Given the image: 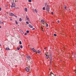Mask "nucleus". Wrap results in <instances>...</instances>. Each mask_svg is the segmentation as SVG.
Listing matches in <instances>:
<instances>
[{
	"instance_id": "1",
	"label": "nucleus",
	"mask_w": 76,
	"mask_h": 76,
	"mask_svg": "<svg viewBox=\"0 0 76 76\" xmlns=\"http://www.w3.org/2000/svg\"><path fill=\"white\" fill-rule=\"evenodd\" d=\"M49 58H50V63L51 64V60H52V55L50 54V55Z\"/></svg>"
},
{
	"instance_id": "2",
	"label": "nucleus",
	"mask_w": 76,
	"mask_h": 76,
	"mask_svg": "<svg viewBox=\"0 0 76 76\" xmlns=\"http://www.w3.org/2000/svg\"><path fill=\"white\" fill-rule=\"evenodd\" d=\"M46 9V10L48 11V12H49L50 10V8L49 7V5H47Z\"/></svg>"
},
{
	"instance_id": "3",
	"label": "nucleus",
	"mask_w": 76,
	"mask_h": 76,
	"mask_svg": "<svg viewBox=\"0 0 76 76\" xmlns=\"http://www.w3.org/2000/svg\"><path fill=\"white\" fill-rule=\"evenodd\" d=\"M26 72H30V71H31V70H30V69L28 68V67H26Z\"/></svg>"
},
{
	"instance_id": "4",
	"label": "nucleus",
	"mask_w": 76,
	"mask_h": 76,
	"mask_svg": "<svg viewBox=\"0 0 76 76\" xmlns=\"http://www.w3.org/2000/svg\"><path fill=\"white\" fill-rule=\"evenodd\" d=\"M41 22L42 23H43V25H44V24H45V22L44 20L43 19H42L41 20Z\"/></svg>"
},
{
	"instance_id": "5",
	"label": "nucleus",
	"mask_w": 76,
	"mask_h": 76,
	"mask_svg": "<svg viewBox=\"0 0 76 76\" xmlns=\"http://www.w3.org/2000/svg\"><path fill=\"white\" fill-rule=\"evenodd\" d=\"M15 7V3H12V6H11V8Z\"/></svg>"
},
{
	"instance_id": "6",
	"label": "nucleus",
	"mask_w": 76,
	"mask_h": 76,
	"mask_svg": "<svg viewBox=\"0 0 76 76\" xmlns=\"http://www.w3.org/2000/svg\"><path fill=\"white\" fill-rule=\"evenodd\" d=\"M26 20H27L28 21H30V20L29 19V17H28L27 15L26 16Z\"/></svg>"
},
{
	"instance_id": "7",
	"label": "nucleus",
	"mask_w": 76,
	"mask_h": 76,
	"mask_svg": "<svg viewBox=\"0 0 76 76\" xmlns=\"http://www.w3.org/2000/svg\"><path fill=\"white\" fill-rule=\"evenodd\" d=\"M45 58L46 59H48V58H49V55H47L46 54H45Z\"/></svg>"
},
{
	"instance_id": "8",
	"label": "nucleus",
	"mask_w": 76,
	"mask_h": 76,
	"mask_svg": "<svg viewBox=\"0 0 76 76\" xmlns=\"http://www.w3.org/2000/svg\"><path fill=\"white\" fill-rule=\"evenodd\" d=\"M26 57L27 58H28V60H30L31 58V57H30V56H29V55L27 56Z\"/></svg>"
},
{
	"instance_id": "9",
	"label": "nucleus",
	"mask_w": 76,
	"mask_h": 76,
	"mask_svg": "<svg viewBox=\"0 0 76 76\" xmlns=\"http://www.w3.org/2000/svg\"><path fill=\"white\" fill-rule=\"evenodd\" d=\"M28 26L30 28H34V27L32 26V25L30 24H29Z\"/></svg>"
},
{
	"instance_id": "10",
	"label": "nucleus",
	"mask_w": 76,
	"mask_h": 76,
	"mask_svg": "<svg viewBox=\"0 0 76 76\" xmlns=\"http://www.w3.org/2000/svg\"><path fill=\"white\" fill-rule=\"evenodd\" d=\"M37 53H39V54H40L41 53V51H39V50H38L37 51L36 53L37 54Z\"/></svg>"
},
{
	"instance_id": "11",
	"label": "nucleus",
	"mask_w": 76,
	"mask_h": 76,
	"mask_svg": "<svg viewBox=\"0 0 76 76\" xmlns=\"http://www.w3.org/2000/svg\"><path fill=\"white\" fill-rule=\"evenodd\" d=\"M14 14L12 13H10V16H13Z\"/></svg>"
},
{
	"instance_id": "12",
	"label": "nucleus",
	"mask_w": 76,
	"mask_h": 76,
	"mask_svg": "<svg viewBox=\"0 0 76 76\" xmlns=\"http://www.w3.org/2000/svg\"><path fill=\"white\" fill-rule=\"evenodd\" d=\"M6 50H10V48H6Z\"/></svg>"
},
{
	"instance_id": "13",
	"label": "nucleus",
	"mask_w": 76,
	"mask_h": 76,
	"mask_svg": "<svg viewBox=\"0 0 76 76\" xmlns=\"http://www.w3.org/2000/svg\"><path fill=\"white\" fill-rule=\"evenodd\" d=\"M64 7L65 9H66V8H67V6H66V5H64Z\"/></svg>"
},
{
	"instance_id": "14",
	"label": "nucleus",
	"mask_w": 76,
	"mask_h": 76,
	"mask_svg": "<svg viewBox=\"0 0 76 76\" xmlns=\"http://www.w3.org/2000/svg\"><path fill=\"white\" fill-rule=\"evenodd\" d=\"M24 10H25L26 12H27V8H24Z\"/></svg>"
},
{
	"instance_id": "15",
	"label": "nucleus",
	"mask_w": 76,
	"mask_h": 76,
	"mask_svg": "<svg viewBox=\"0 0 76 76\" xmlns=\"http://www.w3.org/2000/svg\"><path fill=\"white\" fill-rule=\"evenodd\" d=\"M50 75V76H52V75H53V72H50V74H49Z\"/></svg>"
},
{
	"instance_id": "16",
	"label": "nucleus",
	"mask_w": 76,
	"mask_h": 76,
	"mask_svg": "<svg viewBox=\"0 0 76 76\" xmlns=\"http://www.w3.org/2000/svg\"><path fill=\"white\" fill-rule=\"evenodd\" d=\"M0 23H1V24H3V25L4 24V23H3V22H1V21H0Z\"/></svg>"
},
{
	"instance_id": "17",
	"label": "nucleus",
	"mask_w": 76,
	"mask_h": 76,
	"mask_svg": "<svg viewBox=\"0 0 76 76\" xmlns=\"http://www.w3.org/2000/svg\"><path fill=\"white\" fill-rule=\"evenodd\" d=\"M15 22L16 24L17 25H18V22H17V21L15 20Z\"/></svg>"
},
{
	"instance_id": "18",
	"label": "nucleus",
	"mask_w": 76,
	"mask_h": 76,
	"mask_svg": "<svg viewBox=\"0 0 76 76\" xmlns=\"http://www.w3.org/2000/svg\"><path fill=\"white\" fill-rule=\"evenodd\" d=\"M19 20L20 22H21L22 21V18H20Z\"/></svg>"
},
{
	"instance_id": "19",
	"label": "nucleus",
	"mask_w": 76,
	"mask_h": 76,
	"mask_svg": "<svg viewBox=\"0 0 76 76\" xmlns=\"http://www.w3.org/2000/svg\"><path fill=\"white\" fill-rule=\"evenodd\" d=\"M19 44H20V45H22V42H21V41H20Z\"/></svg>"
},
{
	"instance_id": "20",
	"label": "nucleus",
	"mask_w": 76,
	"mask_h": 76,
	"mask_svg": "<svg viewBox=\"0 0 76 76\" xmlns=\"http://www.w3.org/2000/svg\"><path fill=\"white\" fill-rule=\"evenodd\" d=\"M34 53H37V50L34 49V50L33 51Z\"/></svg>"
},
{
	"instance_id": "21",
	"label": "nucleus",
	"mask_w": 76,
	"mask_h": 76,
	"mask_svg": "<svg viewBox=\"0 0 76 76\" xmlns=\"http://www.w3.org/2000/svg\"><path fill=\"white\" fill-rule=\"evenodd\" d=\"M17 48L18 50H20V48L19 47Z\"/></svg>"
},
{
	"instance_id": "22",
	"label": "nucleus",
	"mask_w": 76,
	"mask_h": 76,
	"mask_svg": "<svg viewBox=\"0 0 76 76\" xmlns=\"http://www.w3.org/2000/svg\"><path fill=\"white\" fill-rule=\"evenodd\" d=\"M45 7H43V9H42L43 10H45Z\"/></svg>"
},
{
	"instance_id": "23",
	"label": "nucleus",
	"mask_w": 76,
	"mask_h": 76,
	"mask_svg": "<svg viewBox=\"0 0 76 76\" xmlns=\"http://www.w3.org/2000/svg\"><path fill=\"white\" fill-rule=\"evenodd\" d=\"M34 11L36 12V13H37V11L36 9L34 10Z\"/></svg>"
},
{
	"instance_id": "24",
	"label": "nucleus",
	"mask_w": 76,
	"mask_h": 76,
	"mask_svg": "<svg viewBox=\"0 0 76 76\" xmlns=\"http://www.w3.org/2000/svg\"><path fill=\"white\" fill-rule=\"evenodd\" d=\"M34 50H35V49H34V48H33V49H31V50L33 51H34Z\"/></svg>"
},
{
	"instance_id": "25",
	"label": "nucleus",
	"mask_w": 76,
	"mask_h": 76,
	"mask_svg": "<svg viewBox=\"0 0 76 76\" xmlns=\"http://www.w3.org/2000/svg\"><path fill=\"white\" fill-rule=\"evenodd\" d=\"M20 48H23V46H22V45H20Z\"/></svg>"
},
{
	"instance_id": "26",
	"label": "nucleus",
	"mask_w": 76,
	"mask_h": 76,
	"mask_svg": "<svg viewBox=\"0 0 76 76\" xmlns=\"http://www.w3.org/2000/svg\"><path fill=\"white\" fill-rule=\"evenodd\" d=\"M46 26H47V27H48V24L46 23Z\"/></svg>"
},
{
	"instance_id": "27",
	"label": "nucleus",
	"mask_w": 76,
	"mask_h": 76,
	"mask_svg": "<svg viewBox=\"0 0 76 76\" xmlns=\"http://www.w3.org/2000/svg\"><path fill=\"white\" fill-rule=\"evenodd\" d=\"M29 31L28 30H27L26 31V33H29Z\"/></svg>"
},
{
	"instance_id": "28",
	"label": "nucleus",
	"mask_w": 76,
	"mask_h": 76,
	"mask_svg": "<svg viewBox=\"0 0 76 76\" xmlns=\"http://www.w3.org/2000/svg\"><path fill=\"white\" fill-rule=\"evenodd\" d=\"M28 2H32V0H28Z\"/></svg>"
},
{
	"instance_id": "29",
	"label": "nucleus",
	"mask_w": 76,
	"mask_h": 76,
	"mask_svg": "<svg viewBox=\"0 0 76 76\" xmlns=\"http://www.w3.org/2000/svg\"><path fill=\"white\" fill-rule=\"evenodd\" d=\"M26 23L27 24H29V22H28V21H26Z\"/></svg>"
},
{
	"instance_id": "30",
	"label": "nucleus",
	"mask_w": 76,
	"mask_h": 76,
	"mask_svg": "<svg viewBox=\"0 0 76 76\" xmlns=\"http://www.w3.org/2000/svg\"><path fill=\"white\" fill-rule=\"evenodd\" d=\"M21 33H22V34H24L23 31H21Z\"/></svg>"
},
{
	"instance_id": "31",
	"label": "nucleus",
	"mask_w": 76,
	"mask_h": 76,
	"mask_svg": "<svg viewBox=\"0 0 76 76\" xmlns=\"http://www.w3.org/2000/svg\"><path fill=\"white\" fill-rule=\"evenodd\" d=\"M54 36H55V37H56V36H57V35L56 34H54Z\"/></svg>"
},
{
	"instance_id": "32",
	"label": "nucleus",
	"mask_w": 76,
	"mask_h": 76,
	"mask_svg": "<svg viewBox=\"0 0 76 76\" xmlns=\"http://www.w3.org/2000/svg\"><path fill=\"white\" fill-rule=\"evenodd\" d=\"M51 13L52 15H54V13L53 12H52Z\"/></svg>"
},
{
	"instance_id": "33",
	"label": "nucleus",
	"mask_w": 76,
	"mask_h": 76,
	"mask_svg": "<svg viewBox=\"0 0 76 76\" xmlns=\"http://www.w3.org/2000/svg\"><path fill=\"white\" fill-rule=\"evenodd\" d=\"M14 16H15V18H17V16H16V15H13Z\"/></svg>"
},
{
	"instance_id": "34",
	"label": "nucleus",
	"mask_w": 76,
	"mask_h": 76,
	"mask_svg": "<svg viewBox=\"0 0 76 76\" xmlns=\"http://www.w3.org/2000/svg\"><path fill=\"white\" fill-rule=\"evenodd\" d=\"M24 35H27V33H25Z\"/></svg>"
},
{
	"instance_id": "35",
	"label": "nucleus",
	"mask_w": 76,
	"mask_h": 76,
	"mask_svg": "<svg viewBox=\"0 0 76 76\" xmlns=\"http://www.w3.org/2000/svg\"><path fill=\"white\" fill-rule=\"evenodd\" d=\"M46 48H47V47L45 48H44V49L45 50H46Z\"/></svg>"
},
{
	"instance_id": "36",
	"label": "nucleus",
	"mask_w": 76,
	"mask_h": 76,
	"mask_svg": "<svg viewBox=\"0 0 76 76\" xmlns=\"http://www.w3.org/2000/svg\"><path fill=\"white\" fill-rule=\"evenodd\" d=\"M33 30H34V29H35V28H33V29H32Z\"/></svg>"
},
{
	"instance_id": "37",
	"label": "nucleus",
	"mask_w": 76,
	"mask_h": 76,
	"mask_svg": "<svg viewBox=\"0 0 76 76\" xmlns=\"http://www.w3.org/2000/svg\"><path fill=\"white\" fill-rule=\"evenodd\" d=\"M1 8L0 7V11H1Z\"/></svg>"
},
{
	"instance_id": "38",
	"label": "nucleus",
	"mask_w": 76,
	"mask_h": 76,
	"mask_svg": "<svg viewBox=\"0 0 76 76\" xmlns=\"http://www.w3.org/2000/svg\"><path fill=\"white\" fill-rule=\"evenodd\" d=\"M45 6H47V3H45Z\"/></svg>"
},
{
	"instance_id": "39",
	"label": "nucleus",
	"mask_w": 76,
	"mask_h": 76,
	"mask_svg": "<svg viewBox=\"0 0 76 76\" xmlns=\"http://www.w3.org/2000/svg\"><path fill=\"white\" fill-rule=\"evenodd\" d=\"M58 23H60V21H58Z\"/></svg>"
},
{
	"instance_id": "40",
	"label": "nucleus",
	"mask_w": 76,
	"mask_h": 76,
	"mask_svg": "<svg viewBox=\"0 0 76 76\" xmlns=\"http://www.w3.org/2000/svg\"><path fill=\"white\" fill-rule=\"evenodd\" d=\"M41 28L42 29V30L43 29V28H42V27H41Z\"/></svg>"
},
{
	"instance_id": "41",
	"label": "nucleus",
	"mask_w": 76,
	"mask_h": 76,
	"mask_svg": "<svg viewBox=\"0 0 76 76\" xmlns=\"http://www.w3.org/2000/svg\"><path fill=\"white\" fill-rule=\"evenodd\" d=\"M42 31H44V30H43V29H42Z\"/></svg>"
},
{
	"instance_id": "42",
	"label": "nucleus",
	"mask_w": 76,
	"mask_h": 76,
	"mask_svg": "<svg viewBox=\"0 0 76 76\" xmlns=\"http://www.w3.org/2000/svg\"><path fill=\"white\" fill-rule=\"evenodd\" d=\"M1 28V26H0V28Z\"/></svg>"
},
{
	"instance_id": "43",
	"label": "nucleus",
	"mask_w": 76,
	"mask_h": 76,
	"mask_svg": "<svg viewBox=\"0 0 76 76\" xmlns=\"http://www.w3.org/2000/svg\"><path fill=\"white\" fill-rule=\"evenodd\" d=\"M0 47H1V45H0Z\"/></svg>"
},
{
	"instance_id": "44",
	"label": "nucleus",
	"mask_w": 76,
	"mask_h": 76,
	"mask_svg": "<svg viewBox=\"0 0 76 76\" xmlns=\"http://www.w3.org/2000/svg\"><path fill=\"white\" fill-rule=\"evenodd\" d=\"M15 2H16V1H15Z\"/></svg>"
},
{
	"instance_id": "45",
	"label": "nucleus",
	"mask_w": 76,
	"mask_h": 76,
	"mask_svg": "<svg viewBox=\"0 0 76 76\" xmlns=\"http://www.w3.org/2000/svg\"><path fill=\"white\" fill-rule=\"evenodd\" d=\"M47 54H48V53H47Z\"/></svg>"
}]
</instances>
